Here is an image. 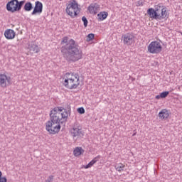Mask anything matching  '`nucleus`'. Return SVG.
I'll use <instances>...</instances> for the list:
<instances>
[{"instance_id": "obj_1", "label": "nucleus", "mask_w": 182, "mask_h": 182, "mask_svg": "<svg viewBox=\"0 0 182 182\" xmlns=\"http://www.w3.org/2000/svg\"><path fill=\"white\" fill-rule=\"evenodd\" d=\"M69 112L62 107L53 108L50 113V120L46 123V130L49 134H58L60 132V124L66 123Z\"/></svg>"}, {"instance_id": "obj_2", "label": "nucleus", "mask_w": 182, "mask_h": 182, "mask_svg": "<svg viewBox=\"0 0 182 182\" xmlns=\"http://www.w3.org/2000/svg\"><path fill=\"white\" fill-rule=\"evenodd\" d=\"M67 50L63 53L64 58L68 62H77L83 58V51L76 45V42L73 39L69 40V43L66 46Z\"/></svg>"}, {"instance_id": "obj_3", "label": "nucleus", "mask_w": 182, "mask_h": 182, "mask_svg": "<svg viewBox=\"0 0 182 182\" xmlns=\"http://www.w3.org/2000/svg\"><path fill=\"white\" fill-rule=\"evenodd\" d=\"M146 14L151 19H155L156 21H161V19H166L168 16V10L167 7L162 4H158L154 6V9L149 8Z\"/></svg>"}, {"instance_id": "obj_4", "label": "nucleus", "mask_w": 182, "mask_h": 182, "mask_svg": "<svg viewBox=\"0 0 182 182\" xmlns=\"http://www.w3.org/2000/svg\"><path fill=\"white\" fill-rule=\"evenodd\" d=\"M63 85L69 90H75L80 86V77L77 74L67 73L63 77Z\"/></svg>"}, {"instance_id": "obj_5", "label": "nucleus", "mask_w": 182, "mask_h": 182, "mask_svg": "<svg viewBox=\"0 0 182 182\" xmlns=\"http://www.w3.org/2000/svg\"><path fill=\"white\" fill-rule=\"evenodd\" d=\"M65 12L70 18H76L80 13V6L76 0H71L66 6Z\"/></svg>"}, {"instance_id": "obj_6", "label": "nucleus", "mask_w": 182, "mask_h": 182, "mask_svg": "<svg viewBox=\"0 0 182 182\" xmlns=\"http://www.w3.org/2000/svg\"><path fill=\"white\" fill-rule=\"evenodd\" d=\"M24 4L25 1L11 0L7 3L6 9L9 12H19Z\"/></svg>"}, {"instance_id": "obj_7", "label": "nucleus", "mask_w": 182, "mask_h": 182, "mask_svg": "<svg viewBox=\"0 0 182 182\" xmlns=\"http://www.w3.org/2000/svg\"><path fill=\"white\" fill-rule=\"evenodd\" d=\"M147 49L149 53H151L152 55H159V53H161L163 51V45L161 44V42L154 41L149 43Z\"/></svg>"}, {"instance_id": "obj_8", "label": "nucleus", "mask_w": 182, "mask_h": 182, "mask_svg": "<svg viewBox=\"0 0 182 182\" xmlns=\"http://www.w3.org/2000/svg\"><path fill=\"white\" fill-rule=\"evenodd\" d=\"M70 133L73 137H77V139L83 137L82 127H80V124H79L77 122L74 123V124L72 126Z\"/></svg>"}, {"instance_id": "obj_9", "label": "nucleus", "mask_w": 182, "mask_h": 182, "mask_svg": "<svg viewBox=\"0 0 182 182\" xmlns=\"http://www.w3.org/2000/svg\"><path fill=\"white\" fill-rule=\"evenodd\" d=\"M11 85H12V78L6 73H0V87H8Z\"/></svg>"}, {"instance_id": "obj_10", "label": "nucleus", "mask_w": 182, "mask_h": 182, "mask_svg": "<svg viewBox=\"0 0 182 182\" xmlns=\"http://www.w3.org/2000/svg\"><path fill=\"white\" fill-rule=\"evenodd\" d=\"M124 45H133L134 43V36L132 33H127L122 36Z\"/></svg>"}, {"instance_id": "obj_11", "label": "nucleus", "mask_w": 182, "mask_h": 182, "mask_svg": "<svg viewBox=\"0 0 182 182\" xmlns=\"http://www.w3.org/2000/svg\"><path fill=\"white\" fill-rule=\"evenodd\" d=\"M43 11V4H42V2L37 1L35 2V6L31 13V15H36V14H38V15H41Z\"/></svg>"}, {"instance_id": "obj_12", "label": "nucleus", "mask_w": 182, "mask_h": 182, "mask_svg": "<svg viewBox=\"0 0 182 182\" xmlns=\"http://www.w3.org/2000/svg\"><path fill=\"white\" fill-rule=\"evenodd\" d=\"M89 14L91 15H96L100 11V5L97 3H92L87 8Z\"/></svg>"}, {"instance_id": "obj_13", "label": "nucleus", "mask_w": 182, "mask_h": 182, "mask_svg": "<svg viewBox=\"0 0 182 182\" xmlns=\"http://www.w3.org/2000/svg\"><path fill=\"white\" fill-rule=\"evenodd\" d=\"M161 120H167L170 117V112L167 109H162L158 114Z\"/></svg>"}, {"instance_id": "obj_14", "label": "nucleus", "mask_w": 182, "mask_h": 182, "mask_svg": "<svg viewBox=\"0 0 182 182\" xmlns=\"http://www.w3.org/2000/svg\"><path fill=\"white\" fill-rule=\"evenodd\" d=\"M16 33L12 29H7L4 31V36L6 39H14Z\"/></svg>"}, {"instance_id": "obj_15", "label": "nucleus", "mask_w": 182, "mask_h": 182, "mask_svg": "<svg viewBox=\"0 0 182 182\" xmlns=\"http://www.w3.org/2000/svg\"><path fill=\"white\" fill-rule=\"evenodd\" d=\"M85 154V149L80 146H77L73 150V156L75 157H80V156H83Z\"/></svg>"}, {"instance_id": "obj_16", "label": "nucleus", "mask_w": 182, "mask_h": 182, "mask_svg": "<svg viewBox=\"0 0 182 182\" xmlns=\"http://www.w3.org/2000/svg\"><path fill=\"white\" fill-rule=\"evenodd\" d=\"M68 43H69V38L68 37L63 38L61 45L65 46L61 48L62 53H66V51L68 50V48H66Z\"/></svg>"}, {"instance_id": "obj_17", "label": "nucleus", "mask_w": 182, "mask_h": 182, "mask_svg": "<svg viewBox=\"0 0 182 182\" xmlns=\"http://www.w3.org/2000/svg\"><path fill=\"white\" fill-rule=\"evenodd\" d=\"M108 16L109 13L107 11H101L97 15V21H105Z\"/></svg>"}, {"instance_id": "obj_18", "label": "nucleus", "mask_w": 182, "mask_h": 182, "mask_svg": "<svg viewBox=\"0 0 182 182\" xmlns=\"http://www.w3.org/2000/svg\"><path fill=\"white\" fill-rule=\"evenodd\" d=\"M99 159H100V156H96L88 164H87L86 166H84L83 168L87 169V168H90V167H93L95 164L99 161Z\"/></svg>"}, {"instance_id": "obj_19", "label": "nucleus", "mask_w": 182, "mask_h": 182, "mask_svg": "<svg viewBox=\"0 0 182 182\" xmlns=\"http://www.w3.org/2000/svg\"><path fill=\"white\" fill-rule=\"evenodd\" d=\"M114 168L118 173H122L124 171V168H126V165L122 162L116 164L114 166Z\"/></svg>"}, {"instance_id": "obj_20", "label": "nucleus", "mask_w": 182, "mask_h": 182, "mask_svg": "<svg viewBox=\"0 0 182 182\" xmlns=\"http://www.w3.org/2000/svg\"><path fill=\"white\" fill-rule=\"evenodd\" d=\"M169 92L168 91H165L161 92L159 95H156L155 97V99H156L157 100H160V99H166V97H167L169 95Z\"/></svg>"}, {"instance_id": "obj_21", "label": "nucleus", "mask_w": 182, "mask_h": 182, "mask_svg": "<svg viewBox=\"0 0 182 182\" xmlns=\"http://www.w3.org/2000/svg\"><path fill=\"white\" fill-rule=\"evenodd\" d=\"M33 8V6L32 5V3L31 2H27L24 5V11L26 12H31Z\"/></svg>"}, {"instance_id": "obj_22", "label": "nucleus", "mask_w": 182, "mask_h": 182, "mask_svg": "<svg viewBox=\"0 0 182 182\" xmlns=\"http://www.w3.org/2000/svg\"><path fill=\"white\" fill-rule=\"evenodd\" d=\"M28 49H30V50H33V52H35V53H38L39 52V47L35 44H31L29 46Z\"/></svg>"}, {"instance_id": "obj_23", "label": "nucleus", "mask_w": 182, "mask_h": 182, "mask_svg": "<svg viewBox=\"0 0 182 182\" xmlns=\"http://www.w3.org/2000/svg\"><path fill=\"white\" fill-rule=\"evenodd\" d=\"M95 39V34L93 33H90L87 36L86 41L87 42H92Z\"/></svg>"}, {"instance_id": "obj_24", "label": "nucleus", "mask_w": 182, "mask_h": 182, "mask_svg": "<svg viewBox=\"0 0 182 182\" xmlns=\"http://www.w3.org/2000/svg\"><path fill=\"white\" fill-rule=\"evenodd\" d=\"M82 22H83V23H84L85 28H87V23H88L87 18H86L85 16H83V17L82 18Z\"/></svg>"}, {"instance_id": "obj_25", "label": "nucleus", "mask_w": 182, "mask_h": 182, "mask_svg": "<svg viewBox=\"0 0 182 182\" xmlns=\"http://www.w3.org/2000/svg\"><path fill=\"white\" fill-rule=\"evenodd\" d=\"M77 111L80 113V114H85V108L83 107H80L77 109Z\"/></svg>"}, {"instance_id": "obj_26", "label": "nucleus", "mask_w": 182, "mask_h": 182, "mask_svg": "<svg viewBox=\"0 0 182 182\" xmlns=\"http://www.w3.org/2000/svg\"><path fill=\"white\" fill-rule=\"evenodd\" d=\"M54 176H50L46 181V182H53V181Z\"/></svg>"}, {"instance_id": "obj_27", "label": "nucleus", "mask_w": 182, "mask_h": 182, "mask_svg": "<svg viewBox=\"0 0 182 182\" xmlns=\"http://www.w3.org/2000/svg\"><path fill=\"white\" fill-rule=\"evenodd\" d=\"M8 180L6 179V177L4 176V177H0V182H7Z\"/></svg>"}, {"instance_id": "obj_28", "label": "nucleus", "mask_w": 182, "mask_h": 182, "mask_svg": "<svg viewBox=\"0 0 182 182\" xmlns=\"http://www.w3.org/2000/svg\"><path fill=\"white\" fill-rule=\"evenodd\" d=\"M2 177V171H0V178Z\"/></svg>"}, {"instance_id": "obj_29", "label": "nucleus", "mask_w": 182, "mask_h": 182, "mask_svg": "<svg viewBox=\"0 0 182 182\" xmlns=\"http://www.w3.org/2000/svg\"><path fill=\"white\" fill-rule=\"evenodd\" d=\"M133 136H136V134H134Z\"/></svg>"}, {"instance_id": "obj_30", "label": "nucleus", "mask_w": 182, "mask_h": 182, "mask_svg": "<svg viewBox=\"0 0 182 182\" xmlns=\"http://www.w3.org/2000/svg\"><path fill=\"white\" fill-rule=\"evenodd\" d=\"M181 35H182V33H181Z\"/></svg>"}]
</instances>
